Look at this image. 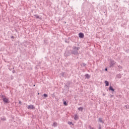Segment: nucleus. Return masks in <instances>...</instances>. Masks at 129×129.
I'll return each mask as SVG.
<instances>
[{
  "label": "nucleus",
  "mask_w": 129,
  "mask_h": 129,
  "mask_svg": "<svg viewBox=\"0 0 129 129\" xmlns=\"http://www.w3.org/2000/svg\"><path fill=\"white\" fill-rule=\"evenodd\" d=\"M79 49V47H76V46L74 47L72 51V54H74V55H78V54H79V52H78Z\"/></svg>",
  "instance_id": "1"
},
{
  "label": "nucleus",
  "mask_w": 129,
  "mask_h": 129,
  "mask_svg": "<svg viewBox=\"0 0 129 129\" xmlns=\"http://www.w3.org/2000/svg\"><path fill=\"white\" fill-rule=\"evenodd\" d=\"M3 100L4 101V102H5V103H9L10 102L9 101V99L6 98V97H4L3 99Z\"/></svg>",
  "instance_id": "2"
},
{
  "label": "nucleus",
  "mask_w": 129,
  "mask_h": 129,
  "mask_svg": "<svg viewBox=\"0 0 129 129\" xmlns=\"http://www.w3.org/2000/svg\"><path fill=\"white\" fill-rule=\"evenodd\" d=\"M28 109H35V107L33 105H29L27 107Z\"/></svg>",
  "instance_id": "3"
},
{
  "label": "nucleus",
  "mask_w": 129,
  "mask_h": 129,
  "mask_svg": "<svg viewBox=\"0 0 129 129\" xmlns=\"http://www.w3.org/2000/svg\"><path fill=\"white\" fill-rule=\"evenodd\" d=\"M114 64H115V62L114 61V60H110V67H112V66H113V65H114Z\"/></svg>",
  "instance_id": "4"
},
{
  "label": "nucleus",
  "mask_w": 129,
  "mask_h": 129,
  "mask_svg": "<svg viewBox=\"0 0 129 129\" xmlns=\"http://www.w3.org/2000/svg\"><path fill=\"white\" fill-rule=\"evenodd\" d=\"M79 37L81 39H83V38H84V34L82 33H80L79 34Z\"/></svg>",
  "instance_id": "5"
},
{
  "label": "nucleus",
  "mask_w": 129,
  "mask_h": 129,
  "mask_svg": "<svg viewBox=\"0 0 129 129\" xmlns=\"http://www.w3.org/2000/svg\"><path fill=\"white\" fill-rule=\"evenodd\" d=\"M74 118L75 120H77V119H78V118H79V116L77 114H75L74 116Z\"/></svg>",
  "instance_id": "6"
},
{
  "label": "nucleus",
  "mask_w": 129,
  "mask_h": 129,
  "mask_svg": "<svg viewBox=\"0 0 129 129\" xmlns=\"http://www.w3.org/2000/svg\"><path fill=\"white\" fill-rule=\"evenodd\" d=\"M85 78H87V79H89L90 78V76L88 74H86L85 75Z\"/></svg>",
  "instance_id": "7"
},
{
  "label": "nucleus",
  "mask_w": 129,
  "mask_h": 129,
  "mask_svg": "<svg viewBox=\"0 0 129 129\" xmlns=\"http://www.w3.org/2000/svg\"><path fill=\"white\" fill-rule=\"evenodd\" d=\"M104 83L105 84V86H108V85H109V83L107 81H105Z\"/></svg>",
  "instance_id": "8"
},
{
  "label": "nucleus",
  "mask_w": 129,
  "mask_h": 129,
  "mask_svg": "<svg viewBox=\"0 0 129 129\" xmlns=\"http://www.w3.org/2000/svg\"><path fill=\"white\" fill-rule=\"evenodd\" d=\"M109 90H111V91H114V89H113V88H112V87L111 86H110L109 87Z\"/></svg>",
  "instance_id": "9"
},
{
  "label": "nucleus",
  "mask_w": 129,
  "mask_h": 129,
  "mask_svg": "<svg viewBox=\"0 0 129 129\" xmlns=\"http://www.w3.org/2000/svg\"><path fill=\"white\" fill-rule=\"evenodd\" d=\"M117 78L120 79L121 78V75L120 74H118L116 75Z\"/></svg>",
  "instance_id": "10"
},
{
  "label": "nucleus",
  "mask_w": 129,
  "mask_h": 129,
  "mask_svg": "<svg viewBox=\"0 0 129 129\" xmlns=\"http://www.w3.org/2000/svg\"><path fill=\"white\" fill-rule=\"evenodd\" d=\"M78 110H80V111H82V110H83V107H80L78 108Z\"/></svg>",
  "instance_id": "11"
},
{
  "label": "nucleus",
  "mask_w": 129,
  "mask_h": 129,
  "mask_svg": "<svg viewBox=\"0 0 129 129\" xmlns=\"http://www.w3.org/2000/svg\"><path fill=\"white\" fill-rule=\"evenodd\" d=\"M53 125V126H54V127L57 126V122H54Z\"/></svg>",
  "instance_id": "12"
},
{
  "label": "nucleus",
  "mask_w": 129,
  "mask_h": 129,
  "mask_svg": "<svg viewBox=\"0 0 129 129\" xmlns=\"http://www.w3.org/2000/svg\"><path fill=\"white\" fill-rule=\"evenodd\" d=\"M34 17H35L36 19H40V17L37 15H34Z\"/></svg>",
  "instance_id": "13"
},
{
  "label": "nucleus",
  "mask_w": 129,
  "mask_h": 129,
  "mask_svg": "<svg viewBox=\"0 0 129 129\" xmlns=\"http://www.w3.org/2000/svg\"><path fill=\"white\" fill-rule=\"evenodd\" d=\"M99 121L100 122H103V121H102V118H99Z\"/></svg>",
  "instance_id": "14"
},
{
  "label": "nucleus",
  "mask_w": 129,
  "mask_h": 129,
  "mask_svg": "<svg viewBox=\"0 0 129 129\" xmlns=\"http://www.w3.org/2000/svg\"><path fill=\"white\" fill-rule=\"evenodd\" d=\"M63 104H64V105H65L66 106H67V105H68V104H67V102H66V101H64L63 102Z\"/></svg>",
  "instance_id": "15"
},
{
  "label": "nucleus",
  "mask_w": 129,
  "mask_h": 129,
  "mask_svg": "<svg viewBox=\"0 0 129 129\" xmlns=\"http://www.w3.org/2000/svg\"><path fill=\"white\" fill-rule=\"evenodd\" d=\"M86 66V63H83L81 64V66H83V67H85Z\"/></svg>",
  "instance_id": "16"
},
{
  "label": "nucleus",
  "mask_w": 129,
  "mask_h": 129,
  "mask_svg": "<svg viewBox=\"0 0 129 129\" xmlns=\"http://www.w3.org/2000/svg\"><path fill=\"white\" fill-rule=\"evenodd\" d=\"M43 96H44V97H48V95L47 94H44Z\"/></svg>",
  "instance_id": "17"
},
{
  "label": "nucleus",
  "mask_w": 129,
  "mask_h": 129,
  "mask_svg": "<svg viewBox=\"0 0 129 129\" xmlns=\"http://www.w3.org/2000/svg\"><path fill=\"white\" fill-rule=\"evenodd\" d=\"M64 73H61L60 74V75H61V76H62L63 77H64Z\"/></svg>",
  "instance_id": "18"
},
{
  "label": "nucleus",
  "mask_w": 129,
  "mask_h": 129,
  "mask_svg": "<svg viewBox=\"0 0 129 129\" xmlns=\"http://www.w3.org/2000/svg\"><path fill=\"white\" fill-rule=\"evenodd\" d=\"M68 123H69V124H72L73 123V122L72 121H71V122H69Z\"/></svg>",
  "instance_id": "19"
},
{
  "label": "nucleus",
  "mask_w": 129,
  "mask_h": 129,
  "mask_svg": "<svg viewBox=\"0 0 129 129\" xmlns=\"http://www.w3.org/2000/svg\"><path fill=\"white\" fill-rule=\"evenodd\" d=\"M2 120H6V118H2Z\"/></svg>",
  "instance_id": "20"
},
{
  "label": "nucleus",
  "mask_w": 129,
  "mask_h": 129,
  "mask_svg": "<svg viewBox=\"0 0 129 129\" xmlns=\"http://www.w3.org/2000/svg\"><path fill=\"white\" fill-rule=\"evenodd\" d=\"M118 68L121 69V66H118Z\"/></svg>",
  "instance_id": "21"
},
{
  "label": "nucleus",
  "mask_w": 129,
  "mask_h": 129,
  "mask_svg": "<svg viewBox=\"0 0 129 129\" xmlns=\"http://www.w3.org/2000/svg\"><path fill=\"white\" fill-rule=\"evenodd\" d=\"M99 129H101V125H99Z\"/></svg>",
  "instance_id": "22"
},
{
  "label": "nucleus",
  "mask_w": 129,
  "mask_h": 129,
  "mask_svg": "<svg viewBox=\"0 0 129 129\" xmlns=\"http://www.w3.org/2000/svg\"><path fill=\"white\" fill-rule=\"evenodd\" d=\"M19 104H21V103H22V102H21V101H20L19 102Z\"/></svg>",
  "instance_id": "23"
},
{
  "label": "nucleus",
  "mask_w": 129,
  "mask_h": 129,
  "mask_svg": "<svg viewBox=\"0 0 129 129\" xmlns=\"http://www.w3.org/2000/svg\"><path fill=\"white\" fill-rule=\"evenodd\" d=\"M2 97L3 98H5V96L4 95H2Z\"/></svg>",
  "instance_id": "24"
},
{
  "label": "nucleus",
  "mask_w": 129,
  "mask_h": 129,
  "mask_svg": "<svg viewBox=\"0 0 129 129\" xmlns=\"http://www.w3.org/2000/svg\"><path fill=\"white\" fill-rule=\"evenodd\" d=\"M105 71H107V68L105 69Z\"/></svg>",
  "instance_id": "25"
},
{
  "label": "nucleus",
  "mask_w": 129,
  "mask_h": 129,
  "mask_svg": "<svg viewBox=\"0 0 129 129\" xmlns=\"http://www.w3.org/2000/svg\"><path fill=\"white\" fill-rule=\"evenodd\" d=\"M105 95V94H103V96H104Z\"/></svg>",
  "instance_id": "26"
},
{
  "label": "nucleus",
  "mask_w": 129,
  "mask_h": 129,
  "mask_svg": "<svg viewBox=\"0 0 129 129\" xmlns=\"http://www.w3.org/2000/svg\"><path fill=\"white\" fill-rule=\"evenodd\" d=\"M66 43H67V41L65 40Z\"/></svg>",
  "instance_id": "27"
},
{
  "label": "nucleus",
  "mask_w": 129,
  "mask_h": 129,
  "mask_svg": "<svg viewBox=\"0 0 129 129\" xmlns=\"http://www.w3.org/2000/svg\"><path fill=\"white\" fill-rule=\"evenodd\" d=\"M39 94H40V93H38V95H39Z\"/></svg>",
  "instance_id": "28"
},
{
  "label": "nucleus",
  "mask_w": 129,
  "mask_h": 129,
  "mask_svg": "<svg viewBox=\"0 0 129 129\" xmlns=\"http://www.w3.org/2000/svg\"><path fill=\"white\" fill-rule=\"evenodd\" d=\"M125 107H126V106H125Z\"/></svg>",
  "instance_id": "29"
},
{
  "label": "nucleus",
  "mask_w": 129,
  "mask_h": 129,
  "mask_svg": "<svg viewBox=\"0 0 129 129\" xmlns=\"http://www.w3.org/2000/svg\"><path fill=\"white\" fill-rule=\"evenodd\" d=\"M34 86H35V85H34Z\"/></svg>",
  "instance_id": "30"
}]
</instances>
